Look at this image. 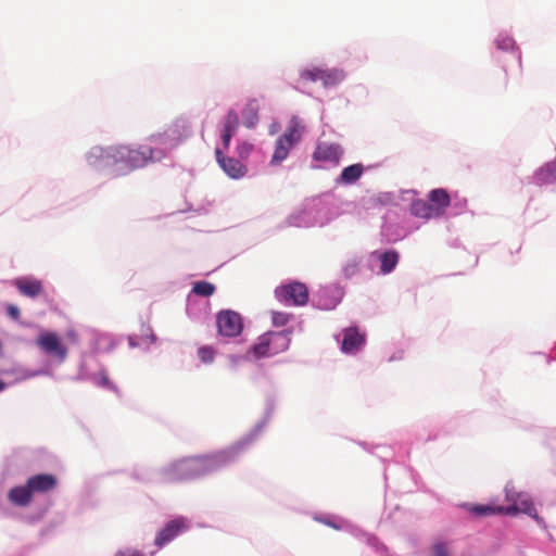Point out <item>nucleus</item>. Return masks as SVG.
<instances>
[{
    "label": "nucleus",
    "mask_w": 556,
    "mask_h": 556,
    "mask_svg": "<svg viewBox=\"0 0 556 556\" xmlns=\"http://www.w3.org/2000/svg\"><path fill=\"white\" fill-rule=\"evenodd\" d=\"M235 134H231V132H223L222 131V141H223V144H224V148L225 149H228L229 144H230V141H231V138Z\"/></svg>",
    "instance_id": "c9c22d12"
},
{
    "label": "nucleus",
    "mask_w": 556,
    "mask_h": 556,
    "mask_svg": "<svg viewBox=\"0 0 556 556\" xmlns=\"http://www.w3.org/2000/svg\"><path fill=\"white\" fill-rule=\"evenodd\" d=\"M99 384L102 386V387H109L110 386V380H109L106 374L101 372L99 375Z\"/></svg>",
    "instance_id": "4c0bfd02"
},
{
    "label": "nucleus",
    "mask_w": 556,
    "mask_h": 556,
    "mask_svg": "<svg viewBox=\"0 0 556 556\" xmlns=\"http://www.w3.org/2000/svg\"><path fill=\"white\" fill-rule=\"evenodd\" d=\"M471 511L478 516H488L494 514H504V507L491 505H475L471 507Z\"/></svg>",
    "instance_id": "a878e982"
},
{
    "label": "nucleus",
    "mask_w": 556,
    "mask_h": 556,
    "mask_svg": "<svg viewBox=\"0 0 556 556\" xmlns=\"http://www.w3.org/2000/svg\"><path fill=\"white\" fill-rule=\"evenodd\" d=\"M286 140L287 139L278 138L276 141L271 163L279 164L288 157L290 149L293 147V144L286 142Z\"/></svg>",
    "instance_id": "412c9836"
},
{
    "label": "nucleus",
    "mask_w": 556,
    "mask_h": 556,
    "mask_svg": "<svg viewBox=\"0 0 556 556\" xmlns=\"http://www.w3.org/2000/svg\"><path fill=\"white\" fill-rule=\"evenodd\" d=\"M328 525L331 526L332 528H336V529L338 528L336 525H332L330 522H328Z\"/></svg>",
    "instance_id": "a19ab883"
},
{
    "label": "nucleus",
    "mask_w": 556,
    "mask_h": 556,
    "mask_svg": "<svg viewBox=\"0 0 556 556\" xmlns=\"http://www.w3.org/2000/svg\"><path fill=\"white\" fill-rule=\"evenodd\" d=\"M198 356L203 363H212L215 352L211 346H201L198 350Z\"/></svg>",
    "instance_id": "c756f323"
},
{
    "label": "nucleus",
    "mask_w": 556,
    "mask_h": 556,
    "mask_svg": "<svg viewBox=\"0 0 556 556\" xmlns=\"http://www.w3.org/2000/svg\"><path fill=\"white\" fill-rule=\"evenodd\" d=\"M13 285L21 294L31 299L38 296L43 290L42 282L30 277L17 278L14 280Z\"/></svg>",
    "instance_id": "ddd939ff"
},
{
    "label": "nucleus",
    "mask_w": 556,
    "mask_h": 556,
    "mask_svg": "<svg viewBox=\"0 0 556 556\" xmlns=\"http://www.w3.org/2000/svg\"><path fill=\"white\" fill-rule=\"evenodd\" d=\"M67 337L74 342L77 341V334L74 330L68 331Z\"/></svg>",
    "instance_id": "58836bf2"
},
{
    "label": "nucleus",
    "mask_w": 556,
    "mask_h": 556,
    "mask_svg": "<svg viewBox=\"0 0 556 556\" xmlns=\"http://www.w3.org/2000/svg\"><path fill=\"white\" fill-rule=\"evenodd\" d=\"M27 483L33 494L48 493L56 488L58 479L51 473H39L29 477Z\"/></svg>",
    "instance_id": "f8f14e48"
},
{
    "label": "nucleus",
    "mask_w": 556,
    "mask_h": 556,
    "mask_svg": "<svg viewBox=\"0 0 556 556\" xmlns=\"http://www.w3.org/2000/svg\"><path fill=\"white\" fill-rule=\"evenodd\" d=\"M518 498L519 501L518 503H516V505H509L507 507H504V515L515 516L518 513H522L533 518L536 522L542 523L543 520L538 515L531 497L528 494L523 493L522 495H519Z\"/></svg>",
    "instance_id": "1a4fd4ad"
},
{
    "label": "nucleus",
    "mask_w": 556,
    "mask_h": 556,
    "mask_svg": "<svg viewBox=\"0 0 556 556\" xmlns=\"http://www.w3.org/2000/svg\"><path fill=\"white\" fill-rule=\"evenodd\" d=\"M191 134L190 126L185 118H177L161 134H155L150 137V140L155 143L165 146V151L177 147L182 140L188 138Z\"/></svg>",
    "instance_id": "20e7f679"
},
{
    "label": "nucleus",
    "mask_w": 556,
    "mask_h": 556,
    "mask_svg": "<svg viewBox=\"0 0 556 556\" xmlns=\"http://www.w3.org/2000/svg\"><path fill=\"white\" fill-rule=\"evenodd\" d=\"M505 494L506 501L509 502L510 505H516V503L519 501L518 496L522 495L523 493L516 492L513 486L506 485Z\"/></svg>",
    "instance_id": "2f4dec72"
},
{
    "label": "nucleus",
    "mask_w": 556,
    "mask_h": 556,
    "mask_svg": "<svg viewBox=\"0 0 556 556\" xmlns=\"http://www.w3.org/2000/svg\"><path fill=\"white\" fill-rule=\"evenodd\" d=\"M400 255L396 251H386L379 255L380 271L382 274L391 273L399 263Z\"/></svg>",
    "instance_id": "6ab92c4d"
},
{
    "label": "nucleus",
    "mask_w": 556,
    "mask_h": 556,
    "mask_svg": "<svg viewBox=\"0 0 556 556\" xmlns=\"http://www.w3.org/2000/svg\"><path fill=\"white\" fill-rule=\"evenodd\" d=\"M251 150H252V144H250L248 142H242L238 146V153H239L240 157H242V159L248 157Z\"/></svg>",
    "instance_id": "72a5a7b5"
},
{
    "label": "nucleus",
    "mask_w": 556,
    "mask_h": 556,
    "mask_svg": "<svg viewBox=\"0 0 556 556\" xmlns=\"http://www.w3.org/2000/svg\"><path fill=\"white\" fill-rule=\"evenodd\" d=\"M410 212L416 217L426 219L437 218L434 211L431 208L429 200L426 201L422 199H418L413 201L410 205Z\"/></svg>",
    "instance_id": "a211bd4d"
},
{
    "label": "nucleus",
    "mask_w": 556,
    "mask_h": 556,
    "mask_svg": "<svg viewBox=\"0 0 556 556\" xmlns=\"http://www.w3.org/2000/svg\"><path fill=\"white\" fill-rule=\"evenodd\" d=\"M114 556H143V555L138 551L127 549V551H119Z\"/></svg>",
    "instance_id": "e433bc0d"
},
{
    "label": "nucleus",
    "mask_w": 556,
    "mask_h": 556,
    "mask_svg": "<svg viewBox=\"0 0 556 556\" xmlns=\"http://www.w3.org/2000/svg\"><path fill=\"white\" fill-rule=\"evenodd\" d=\"M321 70L319 67L307 68L301 72L300 77L303 80L317 81L320 80Z\"/></svg>",
    "instance_id": "c85d7f7f"
},
{
    "label": "nucleus",
    "mask_w": 556,
    "mask_h": 556,
    "mask_svg": "<svg viewBox=\"0 0 556 556\" xmlns=\"http://www.w3.org/2000/svg\"><path fill=\"white\" fill-rule=\"evenodd\" d=\"M215 154L219 166L230 178L239 179L245 176L247 167L239 160L225 156L219 149H216Z\"/></svg>",
    "instance_id": "9d476101"
},
{
    "label": "nucleus",
    "mask_w": 556,
    "mask_h": 556,
    "mask_svg": "<svg viewBox=\"0 0 556 556\" xmlns=\"http://www.w3.org/2000/svg\"><path fill=\"white\" fill-rule=\"evenodd\" d=\"M36 344L42 352L56 357L61 363L67 357V348L62 344L61 339L55 332L45 331L40 333Z\"/></svg>",
    "instance_id": "0eeeda50"
},
{
    "label": "nucleus",
    "mask_w": 556,
    "mask_h": 556,
    "mask_svg": "<svg viewBox=\"0 0 556 556\" xmlns=\"http://www.w3.org/2000/svg\"><path fill=\"white\" fill-rule=\"evenodd\" d=\"M495 42L501 50H510L515 47V41L509 36H498Z\"/></svg>",
    "instance_id": "7c9ffc66"
},
{
    "label": "nucleus",
    "mask_w": 556,
    "mask_h": 556,
    "mask_svg": "<svg viewBox=\"0 0 556 556\" xmlns=\"http://www.w3.org/2000/svg\"><path fill=\"white\" fill-rule=\"evenodd\" d=\"M243 450L244 443H237L212 454L176 460L166 468V480L180 482L210 475L236 462Z\"/></svg>",
    "instance_id": "f03ea898"
},
{
    "label": "nucleus",
    "mask_w": 556,
    "mask_h": 556,
    "mask_svg": "<svg viewBox=\"0 0 556 556\" xmlns=\"http://www.w3.org/2000/svg\"><path fill=\"white\" fill-rule=\"evenodd\" d=\"M239 128V116L236 111L230 110L226 117L223 132H231L235 134Z\"/></svg>",
    "instance_id": "393cba45"
},
{
    "label": "nucleus",
    "mask_w": 556,
    "mask_h": 556,
    "mask_svg": "<svg viewBox=\"0 0 556 556\" xmlns=\"http://www.w3.org/2000/svg\"><path fill=\"white\" fill-rule=\"evenodd\" d=\"M166 157L164 149L140 146L118 144L103 148H93L88 155V163L92 166L110 168L113 176L128 174L142 168L149 163L160 162Z\"/></svg>",
    "instance_id": "f257e3e1"
},
{
    "label": "nucleus",
    "mask_w": 556,
    "mask_h": 556,
    "mask_svg": "<svg viewBox=\"0 0 556 556\" xmlns=\"http://www.w3.org/2000/svg\"><path fill=\"white\" fill-rule=\"evenodd\" d=\"M343 155V149L338 143L320 142L317 144L313 159L317 162H327L338 165Z\"/></svg>",
    "instance_id": "6e6552de"
},
{
    "label": "nucleus",
    "mask_w": 556,
    "mask_h": 556,
    "mask_svg": "<svg viewBox=\"0 0 556 556\" xmlns=\"http://www.w3.org/2000/svg\"><path fill=\"white\" fill-rule=\"evenodd\" d=\"M345 75L337 68L321 70L320 80L325 87H333L344 79Z\"/></svg>",
    "instance_id": "aec40b11"
},
{
    "label": "nucleus",
    "mask_w": 556,
    "mask_h": 556,
    "mask_svg": "<svg viewBox=\"0 0 556 556\" xmlns=\"http://www.w3.org/2000/svg\"><path fill=\"white\" fill-rule=\"evenodd\" d=\"M556 177V165L547 164L545 167L541 168L538 173V178L541 182H549Z\"/></svg>",
    "instance_id": "bb28decb"
},
{
    "label": "nucleus",
    "mask_w": 556,
    "mask_h": 556,
    "mask_svg": "<svg viewBox=\"0 0 556 556\" xmlns=\"http://www.w3.org/2000/svg\"><path fill=\"white\" fill-rule=\"evenodd\" d=\"M218 333L224 337H237L242 332V317L235 311H222L216 316Z\"/></svg>",
    "instance_id": "423d86ee"
},
{
    "label": "nucleus",
    "mask_w": 556,
    "mask_h": 556,
    "mask_svg": "<svg viewBox=\"0 0 556 556\" xmlns=\"http://www.w3.org/2000/svg\"><path fill=\"white\" fill-rule=\"evenodd\" d=\"M292 330L270 331L262 334L253 346L257 357L274 356L288 350Z\"/></svg>",
    "instance_id": "7ed1b4c3"
},
{
    "label": "nucleus",
    "mask_w": 556,
    "mask_h": 556,
    "mask_svg": "<svg viewBox=\"0 0 556 556\" xmlns=\"http://www.w3.org/2000/svg\"><path fill=\"white\" fill-rule=\"evenodd\" d=\"M33 492L26 482L24 485L12 488L8 493L9 501L15 506L25 507L33 501Z\"/></svg>",
    "instance_id": "dca6fc26"
},
{
    "label": "nucleus",
    "mask_w": 556,
    "mask_h": 556,
    "mask_svg": "<svg viewBox=\"0 0 556 556\" xmlns=\"http://www.w3.org/2000/svg\"><path fill=\"white\" fill-rule=\"evenodd\" d=\"M216 288L208 281H197L192 287V292L200 296H211L214 294Z\"/></svg>",
    "instance_id": "b1692460"
},
{
    "label": "nucleus",
    "mask_w": 556,
    "mask_h": 556,
    "mask_svg": "<svg viewBox=\"0 0 556 556\" xmlns=\"http://www.w3.org/2000/svg\"><path fill=\"white\" fill-rule=\"evenodd\" d=\"M4 388H5V383L2 380H0V392L2 390H4Z\"/></svg>",
    "instance_id": "ea45409f"
},
{
    "label": "nucleus",
    "mask_w": 556,
    "mask_h": 556,
    "mask_svg": "<svg viewBox=\"0 0 556 556\" xmlns=\"http://www.w3.org/2000/svg\"><path fill=\"white\" fill-rule=\"evenodd\" d=\"M432 556H450V549L445 543H435L432 546Z\"/></svg>",
    "instance_id": "473e14b6"
},
{
    "label": "nucleus",
    "mask_w": 556,
    "mask_h": 556,
    "mask_svg": "<svg viewBox=\"0 0 556 556\" xmlns=\"http://www.w3.org/2000/svg\"><path fill=\"white\" fill-rule=\"evenodd\" d=\"M292 315L286 312H271V323L276 327L286 326L291 319Z\"/></svg>",
    "instance_id": "cd10ccee"
},
{
    "label": "nucleus",
    "mask_w": 556,
    "mask_h": 556,
    "mask_svg": "<svg viewBox=\"0 0 556 556\" xmlns=\"http://www.w3.org/2000/svg\"><path fill=\"white\" fill-rule=\"evenodd\" d=\"M8 314L13 319H18L20 317V309L15 305H9L8 306Z\"/></svg>",
    "instance_id": "f704fd0d"
},
{
    "label": "nucleus",
    "mask_w": 556,
    "mask_h": 556,
    "mask_svg": "<svg viewBox=\"0 0 556 556\" xmlns=\"http://www.w3.org/2000/svg\"><path fill=\"white\" fill-rule=\"evenodd\" d=\"M365 342V337L357 328L350 327L343 332L341 349L344 353H353L359 349Z\"/></svg>",
    "instance_id": "2eb2a0df"
},
{
    "label": "nucleus",
    "mask_w": 556,
    "mask_h": 556,
    "mask_svg": "<svg viewBox=\"0 0 556 556\" xmlns=\"http://www.w3.org/2000/svg\"><path fill=\"white\" fill-rule=\"evenodd\" d=\"M281 139H287L286 142H290L291 144H295L301 139V130L300 125L295 119H292L289 126L287 127L285 134L280 137Z\"/></svg>",
    "instance_id": "5701e85b"
},
{
    "label": "nucleus",
    "mask_w": 556,
    "mask_h": 556,
    "mask_svg": "<svg viewBox=\"0 0 556 556\" xmlns=\"http://www.w3.org/2000/svg\"><path fill=\"white\" fill-rule=\"evenodd\" d=\"M257 110L256 101H250L243 109L242 115L247 127L251 128L257 123Z\"/></svg>",
    "instance_id": "4be33fe9"
},
{
    "label": "nucleus",
    "mask_w": 556,
    "mask_h": 556,
    "mask_svg": "<svg viewBox=\"0 0 556 556\" xmlns=\"http://www.w3.org/2000/svg\"><path fill=\"white\" fill-rule=\"evenodd\" d=\"M428 200L437 217L443 215L451 204L450 194L442 188L431 190Z\"/></svg>",
    "instance_id": "4468645a"
},
{
    "label": "nucleus",
    "mask_w": 556,
    "mask_h": 556,
    "mask_svg": "<svg viewBox=\"0 0 556 556\" xmlns=\"http://www.w3.org/2000/svg\"><path fill=\"white\" fill-rule=\"evenodd\" d=\"M364 173V166L361 163H356L345 167L339 177V181L345 185H352L356 182Z\"/></svg>",
    "instance_id": "f3484780"
},
{
    "label": "nucleus",
    "mask_w": 556,
    "mask_h": 556,
    "mask_svg": "<svg viewBox=\"0 0 556 556\" xmlns=\"http://www.w3.org/2000/svg\"><path fill=\"white\" fill-rule=\"evenodd\" d=\"M278 301L286 305L303 306L308 301V289L302 282H291L275 290Z\"/></svg>",
    "instance_id": "39448f33"
},
{
    "label": "nucleus",
    "mask_w": 556,
    "mask_h": 556,
    "mask_svg": "<svg viewBox=\"0 0 556 556\" xmlns=\"http://www.w3.org/2000/svg\"><path fill=\"white\" fill-rule=\"evenodd\" d=\"M187 529L186 522L182 518L174 519L167 522L164 528L157 533L155 538V545L163 547L166 543L170 542L180 532Z\"/></svg>",
    "instance_id": "9b49d317"
}]
</instances>
